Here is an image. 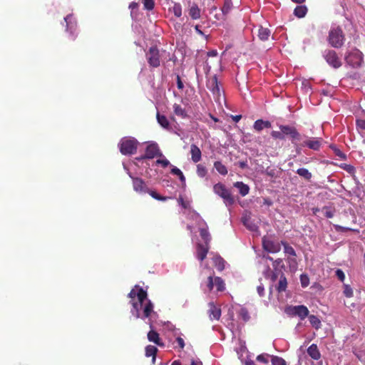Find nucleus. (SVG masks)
<instances>
[{"instance_id":"1","label":"nucleus","mask_w":365,"mask_h":365,"mask_svg":"<svg viewBox=\"0 0 365 365\" xmlns=\"http://www.w3.org/2000/svg\"><path fill=\"white\" fill-rule=\"evenodd\" d=\"M279 130H273L271 133V136L275 140H285L286 138H289L292 143H295L297 141H299L302 139V135L297 130V129L292 125H279Z\"/></svg>"},{"instance_id":"2","label":"nucleus","mask_w":365,"mask_h":365,"mask_svg":"<svg viewBox=\"0 0 365 365\" xmlns=\"http://www.w3.org/2000/svg\"><path fill=\"white\" fill-rule=\"evenodd\" d=\"M329 43L335 48H339L343 46L345 41V35L340 26L331 27L328 35Z\"/></svg>"},{"instance_id":"3","label":"nucleus","mask_w":365,"mask_h":365,"mask_svg":"<svg viewBox=\"0 0 365 365\" xmlns=\"http://www.w3.org/2000/svg\"><path fill=\"white\" fill-rule=\"evenodd\" d=\"M138 144L133 138H123L119 143L120 151L125 155H133L136 153Z\"/></svg>"},{"instance_id":"4","label":"nucleus","mask_w":365,"mask_h":365,"mask_svg":"<svg viewBox=\"0 0 365 365\" xmlns=\"http://www.w3.org/2000/svg\"><path fill=\"white\" fill-rule=\"evenodd\" d=\"M344 60L347 64L356 68L361 66L363 63V53L357 48H354L346 53Z\"/></svg>"},{"instance_id":"5","label":"nucleus","mask_w":365,"mask_h":365,"mask_svg":"<svg viewBox=\"0 0 365 365\" xmlns=\"http://www.w3.org/2000/svg\"><path fill=\"white\" fill-rule=\"evenodd\" d=\"M147 61L152 68H158L160 66V50L157 46H152L145 53Z\"/></svg>"},{"instance_id":"6","label":"nucleus","mask_w":365,"mask_h":365,"mask_svg":"<svg viewBox=\"0 0 365 365\" xmlns=\"http://www.w3.org/2000/svg\"><path fill=\"white\" fill-rule=\"evenodd\" d=\"M213 190L215 194L221 197L224 202L229 205L234 204L235 200L230 191L227 189L225 185L221 182L215 184L213 187Z\"/></svg>"},{"instance_id":"7","label":"nucleus","mask_w":365,"mask_h":365,"mask_svg":"<svg viewBox=\"0 0 365 365\" xmlns=\"http://www.w3.org/2000/svg\"><path fill=\"white\" fill-rule=\"evenodd\" d=\"M323 57L327 63L332 68L337 69L342 66V62L337 53L331 49L325 50Z\"/></svg>"},{"instance_id":"8","label":"nucleus","mask_w":365,"mask_h":365,"mask_svg":"<svg viewBox=\"0 0 365 365\" xmlns=\"http://www.w3.org/2000/svg\"><path fill=\"white\" fill-rule=\"evenodd\" d=\"M285 312L290 316L299 317L301 320H304L309 313L308 308L304 305L289 306Z\"/></svg>"},{"instance_id":"9","label":"nucleus","mask_w":365,"mask_h":365,"mask_svg":"<svg viewBox=\"0 0 365 365\" xmlns=\"http://www.w3.org/2000/svg\"><path fill=\"white\" fill-rule=\"evenodd\" d=\"M207 86L215 96V98L220 100L221 97L222 85L220 82L218 81L216 75H214L207 80Z\"/></svg>"},{"instance_id":"10","label":"nucleus","mask_w":365,"mask_h":365,"mask_svg":"<svg viewBox=\"0 0 365 365\" xmlns=\"http://www.w3.org/2000/svg\"><path fill=\"white\" fill-rule=\"evenodd\" d=\"M282 243L272 240L266 237L262 238V247L264 250L270 253H277L281 250Z\"/></svg>"},{"instance_id":"11","label":"nucleus","mask_w":365,"mask_h":365,"mask_svg":"<svg viewBox=\"0 0 365 365\" xmlns=\"http://www.w3.org/2000/svg\"><path fill=\"white\" fill-rule=\"evenodd\" d=\"M138 289L137 297L138 302L132 301L133 309L136 312V317H139V309L142 307L143 302L147 299V292L143 288L135 286Z\"/></svg>"},{"instance_id":"12","label":"nucleus","mask_w":365,"mask_h":365,"mask_svg":"<svg viewBox=\"0 0 365 365\" xmlns=\"http://www.w3.org/2000/svg\"><path fill=\"white\" fill-rule=\"evenodd\" d=\"M159 147L157 143H152L147 145L145 153L141 157V159H153L156 156H161Z\"/></svg>"},{"instance_id":"13","label":"nucleus","mask_w":365,"mask_h":365,"mask_svg":"<svg viewBox=\"0 0 365 365\" xmlns=\"http://www.w3.org/2000/svg\"><path fill=\"white\" fill-rule=\"evenodd\" d=\"M133 190L139 193H147L149 188L145 182L140 178H132Z\"/></svg>"},{"instance_id":"14","label":"nucleus","mask_w":365,"mask_h":365,"mask_svg":"<svg viewBox=\"0 0 365 365\" xmlns=\"http://www.w3.org/2000/svg\"><path fill=\"white\" fill-rule=\"evenodd\" d=\"M267 259L272 262V266L274 269V272L272 275V280L275 281L277 278V272H282V269L284 268V264L282 259L278 258L275 260L272 257L267 256Z\"/></svg>"},{"instance_id":"15","label":"nucleus","mask_w":365,"mask_h":365,"mask_svg":"<svg viewBox=\"0 0 365 365\" xmlns=\"http://www.w3.org/2000/svg\"><path fill=\"white\" fill-rule=\"evenodd\" d=\"M321 145V139L317 138H309L301 143L302 147H307L314 150H319Z\"/></svg>"},{"instance_id":"16","label":"nucleus","mask_w":365,"mask_h":365,"mask_svg":"<svg viewBox=\"0 0 365 365\" xmlns=\"http://www.w3.org/2000/svg\"><path fill=\"white\" fill-rule=\"evenodd\" d=\"M210 249L209 245L198 243L196 247V257L202 262L207 257Z\"/></svg>"},{"instance_id":"17","label":"nucleus","mask_w":365,"mask_h":365,"mask_svg":"<svg viewBox=\"0 0 365 365\" xmlns=\"http://www.w3.org/2000/svg\"><path fill=\"white\" fill-rule=\"evenodd\" d=\"M209 309L208 314L209 317L211 320L215 319L218 320L221 316V309L220 308L216 307L213 302H210L208 304Z\"/></svg>"},{"instance_id":"18","label":"nucleus","mask_w":365,"mask_h":365,"mask_svg":"<svg viewBox=\"0 0 365 365\" xmlns=\"http://www.w3.org/2000/svg\"><path fill=\"white\" fill-rule=\"evenodd\" d=\"M73 16L71 14L67 15L64 18V21L66 23V31H70L71 40L74 41L76 39V36L74 35V30L76 29V22H73Z\"/></svg>"},{"instance_id":"19","label":"nucleus","mask_w":365,"mask_h":365,"mask_svg":"<svg viewBox=\"0 0 365 365\" xmlns=\"http://www.w3.org/2000/svg\"><path fill=\"white\" fill-rule=\"evenodd\" d=\"M190 154L191 159L194 163H198L202 158V153L200 149L195 144H192L190 145Z\"/></svg>"},{"instance_id":"20","label":"nucleus","mask_w":365,"mask_h":365,"mask_svg":"<svg viewBox=\"0 0 365 365\" xmlns=\"http://www.w3.org/2000/svg\"><path fill=\"white\" fill-rule=\"evenodd\" d=\"M308 355L314 360H319L322 355L318 349V346L315 344H311L307 349Z\"/></svg>"},{"instance_id":"21","label":"nucleus","mask_w":365,"mask_h":365,"mask_svg":"<svg viewBox=\"0 0 365 365\" xmlns=\"http://www.w3.org/2000/svg\"><path fill=\"white\" fill-rule=\"evenodd\" d=\"M271 126L272 124L269 120H263L262 119H259L254 123L253 128L256 131L260 132L264 128H269Z\"/></svg>"},{"instance_id":"22","label":"nucleus","mask_w":365,"mask_h":365,"mask_svg":"<svg viewBox=\"0 0 365 365\" xmlns=\"http://www.w3.org/2000/svg\"><path fill=\"white\" fill-rule=\"evenodd\" d=\"M148 339L150 341L155 343L159 346H164V344L162 342L159 336V334L154 330H150L148 333Z\"/></svg>"},{"instance_id":"23","label":"nucleus","mask_w":365,"mask_h":365,"mask_svg":"<svg viewBox=\"0 0 365 365\" xmlns=\"http://www.w3.org/2000/svg\"><path fill=\"white\" fill-rule=\"evenodd\" d=\"M234 187L238 189L239 192L242 196H245L249 193V191H250L249 186L242 182H235Z\"/></svg>"},{"instance_id":"24","label":"nucleus","mask_w":365,"mask_h":365,"mask_svg":"<svg viewBox=\"0 0 365 365\" xmlns=\"http://www.w3.org/2000/svg\"><path fill=\"white\" fill-rule=\"evenodd\" d=\"M200 235L201 238L203 240L205 245H209L211 241V236L210 232H208L207 227H200L199 229Z\"/></svg>"},{"instance_id":"25","label":"nucleus","mask_w":365,"mask_h":365,"mask_svg":"<svg viewBox=\"0 0 365 365\" xmlns=\"http://www.w3.org/2000/svg\"><path fill=\"white\" fill-rule=\"evenodd\" d=\"M287 287V278L284 273L281 272L278 285L277 286V290L278 292H282L286 290Z\"/></svg>"},{"instance_id":"26","label":"nucleus","mask_w":365,"mask_h":365,"mask_svg":"<svg viewBox=\"0 0 365 365\" xmlns=\"http://www.w3.org/2000/svg\"><path fill=\"white\" fill-rule=\"evenodd\" d=\"M156 118L158 123L165 129H169L170 128V122L168 120L167 117L164 115H161L159 113H157Z\"/></svg>"},{"instance_id":"27","label":"nucleus","mask_w":365,"mask_h":365,"mask_svg":"<svg viewBox=\"0 0 365 365\" xmlns=\"http://www.w3.org/2000/svg\"><path fill=\"white\" fill-rule=\"evenodd\" d=\"M214 266L221 272L225 269V261L220 256H215L212 258Z\"/></svg>"},{"instance_id":"28","label":"nucleus","mask_w":365,"mask_h":365,"mask_svg":"<svg viewBox=\"0 0 365 365\" xmlns=\"http://www.w3.org/2000/svg\"><path fill=\"white\" fill-rule=\"evenodd\" d=\"M173 110H174V113L182 118H185L187 117V112L185 110V108H183L179 104H177V103H175L173 105Z\"/></svg>"},{"instance_id":"29","label":"nucleus","mask_w":365,"mask_h":365,"mask_svg":"<svg viewBox=\"0 0 365 365\" xmlns=\"http://www.w3.org/2000/svg\"><path fill=\"white\" fill-rule=\"evenodd\" d=\"M307 7L304 5L297 6L294 10V14L298 18H303L307 13Z\"/></svg>"},{"instance_id":"30","label":"nucleus","mask_w":365,"mask_h":365,"mask_svg":"<svg viewBox=\"0 0 365 365\" xmlns=\"http://www.w3.org/2000/svg\"><path fill=\"white\" fill-rule=\"evenodd\" d=\"M270 33L269 29L260 26L258 31V37L262 41H267L270 36Z\"/></svg>"},{"instance_id":"31","label":"nucleus","mask_w":365,"mask_h":365,"mask_svg":"<svg viewBox=\"0 0 365 365\" xmlns=\"http://www.w3.org/2000/svg\"><path fill=\"white\" fill-rule=\"evenodd\" d=\"M157 351H158V349L155 346L148 345L145 347V356L147 357L152 356L153 362L155 360Z\"/></svg>"},{"instance_id":"32","label":"nucleus","mask_w":365,"mask_h":365,"mask_svg":"<svg viewBox=\"0 0 365 365\" xmlns=\"http://www.w3.org/2000/svg\"><path fill=\"white\" fill-rule=\"evenodd\" d=\"M189 15L192 19H198L200 18V9L196 4L190 7L189 9Z\"/></svg>"},{"instance_id":"33","label":"nucleus","mask_w":365,"mask_h":365,"mask_svg":"<svg viewBox=\"0 0 365 365\" xmlns=\"http://www.w3.org/2000/svg\"><path fill=\"white\" fill-rule=\"evenodd\" d=\"M296 173L300 177L303 178L304 179H305L308 181H309L312 177V173L307 168H301L297 169Z\"/></svg>"},{"instance_id":"34","label":"nucleus","mask_w":365,"mask_h":365,"mask_svg":"<svg viewBox=\"0 0 365 365\" xmlns=\"http://www.w3.org/2000/svg\"><path fill=\"white\" fill-rule=\"evenodd\" d=\"M214 168L216 170L222 175H226L227 174V169L225 165H223L220 161H216L214 163Z\"/></svg>"},{"instance_id":"35","label":"nucleus","mask_w":365,"mask_h":365,"mask_svg":"<svg viewBox=\"0 0 365 365\" xmlns=\"http://www.w3.org/2000/svg\"><path fill=\"white\" fill-rule=\"evenodd\" d=\"M215 286L217 292H223L225 289V284L224 280L220 277H215Z\"/></svg>"},{"instance_id":"36","label":"nucleus","mask_w":365,"mask_h":365,"mask_svg":"<svg viewBox=\"0 0 365 365\" xmlns=\"http://www.w3.org/2000/svg\"><path fill=\"white\" fill-rule=\"evenodd\" d=\"M170 173L173 175H177L179 178L180 180L181 181L182 185L185 186V177L184 176L182 172L179 168H178L177 167H173L171 169Z\"/></svg>"},{"instance_id":"37","label":"nucleus","mask_w":365,"mask_h":365,"mask_svg":"<svg viewBox=\"0 0 365 365\" xmlns=\"http://www.w3.org/2000/svg\"><path fill=\"white\" fill-rule=\"evenodd\" d=\"M232 9V0H225L224 4L221 9L223 15H227Z\"/></svg>"},{"instance_id":"38","label":"nucleus","mask_w":365,"mask_h":365,"mask_svg":"<svg viewBox=\"0 0 365 365\" xmlns=\"http://www.w3.org/2000/svg\"><path fill=\"white\" fill-rule=\"evenodd\" d=\"M282 245L284 246V251L285 254H287L292 257H296V252L292 247L289 245L287 242L281 241Z\"/></svg>"},{"instance_id":"39","label":"nucleus","mask_w":365,"mask_h":365,"mask_svg":"<svg viewBox=\"0 0 365 365\" xmlns=\"http://www.w3.org/2000/svg\"><path fill=\"white\" fill-rule=\"evenodd\" d=\"M153 305L152 302L148 300V302L145 304V307L143 309V315L144 317H150V314L153 312Z\"/></svg>"},{"instance_id":"40","label":"nucleus","mask_w":365,"mask_h":365,"mask_svg":"<svg viewBox=\"0 0 365 365\" xmlns=\"http://www.w3.org/2000/svg\"><path fill=\"white\" fill-rule=\"evenodd\" d=\"M309 319L310 324L312 325L313 327H314L316 329H318L320 328L321 321L319 320V319L317 317H316L314 315H311V316H309Z\"/></svg>"},{"instance_id":"41","label":"nucleus","mask_w":365,"mask_h":365,"mask_svg":"<svg viewBox=\"0 0 365 365\" xmlns=\"http://www.w3.org/2000/svg\"><path fill=\"white\" fill-rule=\"evenodd\" d=\"M272 365H287L284 359L277 356H271Z\"/></svg>"},{"instance_id":"42","label":"nucleus","mask_w":365,"mask_h":365,"mask_svg":"<svg viewBox=\"0 0 365 365\" xmlns=\"http://www.w3.org/2000/svg\"><path fill=\"white\" fill-rule=\"evenodd\" d=\"M250 218L249 217L245 216L242 218V222L245 226H246L248 229L250 230H257V227L255 225L251 223Z\"/></svg>"},{"instance_id":"43","label":"nucleus","mask_w":365,"mask_h":365,"mask_svg":"<svg viewBox=\"0 0 365 365\" xmlns=\"http://www.w3.org/2000/svg\"><path fill=\"white\" fill-rule=\"evenodd\" d=\"M207 173V168L202 164L197 165V174L200 178H204Z\"/></svg>"},{"instance_id":"44","label":"nucleus","mask_w":365,"mask_h":365,"mask_svg":"<svg viewBox=\"0 0 365 365\" xmlns=\"http://www.w3.org/2000/svg\"><path fill=\"white\" fill-rule=\"evenodd\" d=\"M172 11L176 17H180L182 16V6L180 4H174L172 7Z\"/></svg>"},{"instance_id":"45","label":"nucleus","mask_w":365,"mask_h":365,"mask_svg":"<svg viewBox=\"0 0 365 365\" xmlns=\"http://www.w3.org/2000/svg\"><path fill=\"white\" fill-rule=\"evenodd\" d=\"M147 193H148L154 199L160 200V201H165L169 198L168 197L161 196L155 191L150 190V189H149V192H148Z\"/></svg>"},{"instance_id":"46","label":"nucleus","mask_w":365,"mask_h":365,"mask_svg":"<svg viewBox=\"0 0 365 365\" xmlns=\"http://www.w3.org/2000/svg\"><path fill=\"white\" fill-rule=\"evenodd\" d=\"M144 9L148 11H151L154 9L155 1L154 0H143Z\"/></svg>"},{"instance_id":"47","label":"nucleus","mask_w":365,"mask_h":365,"mask_svg":"<svg viewBox=\"0 0 365 365\" xmlns=\"http://www.w3.org/2000/svg\"><path fill=\"white\" fill-rule=\"evenodd\" d=\"M322 210L324 211V216L327 218H331L334 215V208H331V207H329L327 206H324L322 208Z\"/></svg>"},{"instance_id":"48","label":"nucleus","mask_w":365,"mask_h":365,"mask_svg":"<svg viewBox=\"0 0 365 365\" xmlns=\"http://www.w3.org/2000/svg\"><path fill=\"white\" fill-rule=\"evenodd\" d=\"M215 286V277L213 276L210 275L207 277V284L206 287L207 288V290L209 292H211Z\"/></svg>"},{"instance_id":"49","label":"nucleus","mask_w":365,"mask_h":365,"mask_svg":"<svg viewBox=\"0 0 365 365\" xmlns=\"http://www.w3.org/2000/svg\"><path fill=\"white\" fill-rule=\"evenodd\" d=\"M240 316L245 321L247 322L250 319V315L247 309L246 308H241L240 310Z\"/></svg>"},{"instance_id":"50","label":"nucleus","mask_w":365,"mask_h":365,"mask_svg":"<svg viewBox=\"0 0 365 365\" xmlns=\"http://www.w3.org/2000/svg\"><path fill=\"white\" fill-rule=\"evenodd\" d=\"M344 294L345 295V297H351L353 296V290H352V288L348 285V284H344Z\"/></svg>"},{"instance_id":"51","label":"nucleus","mask_w":365,"mask_h":365,"mask_svg":"<svg viewBox=\"0 0 365 365\" xmlns=\"http://www.w3.org/2000/svg\"><path fill=\"white\" fill-rule=\"evenodd\" d=\"M334 228H335L336 231L341 232H346V231L359 232L357 230L351 229L350 227H343V226L338 225H335Z\"/></svg>"},{"instance_id":"52","label":"nucleus","mask_w":365,"mask_h":365,"mask_svg":"<svg viewBox=\"0 0 365 365\" xmlns=\"http://www.w3.org/2000/svg\"><path fill=\"white\" fill-rule=\"evenodd\" d=\"M300 282L302 287H307L309 284V279L307 275L302 274L300 276Z\"/></svg>"},{"instance_id":"53","label":"nucleus","mask_w":365,"mask_h":365,"mask_svg":"<svg viewBox=\"0 0 365 365\" xmlns=\"http://www.w3.org/2000/svg\"><path fill=\"white\" fill-rule=\"evenodd\" d=\"M269 356V355L267 354H259L257 356V361L264 363V364H267L269 361H268Z\"/></svg>"},{"instance_id":"54","label":"nucleus","mask_w":365,"mask_h":365,"mask_svg":"<svg viewBox=\"0 0 365 365\" xmlns=\"http://www.w3.org/2000/svg\"><path fill=\"white\" fill-rule=\"evenodd\" d=\"M330 147L331 148H334V153L339 158H340L341 159H345L346 158L345 154L344 153H342L339 149L336 148V147L335 145H331Z\"/></svg>"},{"instance_id":"55","label":"nucleus","mask_w":365,"mask_h":365,"mask_svg":"<svg viewBox=\"0 0 365 365\" xmlns=\"http://www.w3.org/2000/svg\"><path fill=\"white\" fill-rule=\"evenodd\" d=\"M336 276L338 277V279L341 282H344L345 279V274H344V272L340 269H336Z\"/></svg>"},{"instance_id":"56","label":"nucleus","mask_w":365,"mask_h":365,"mask_svg":"<svg viewBox=\"0 0 365 365\" xmlns=\"http://www.w3.org/2000/svg\"><path fill=\"white\" fill-rule=\"evenodd\" d=\"M178 201L184 209H187L190 207L189 202L185 201L182 197H180Z\"/></svg>"},{"instance_id":"57","label":"nucleus","mask_w":365,"mask_h":365,"mask_svg":"<svg viewBox=\"0 0 365 365\" xmlns=\"http://www.w3.org/2000/svg\"><path fill=\"white\" fill-rule=\"evenodd\" d=\"M156 163L161 165L163 168H166L169 165L170 162L167 159H159L157 160Z\"/></svg>"},{"instance_id":"58","label":"nucleus","mask_w":365,"mask_h":365,"mask_svg":"<svg viewBox=\"0 0 365 365\" xmlns=\"http://www.w3.org/2000/svg\"><path fill=\"white\" fill-rule=\"evenodd\" d=\"M356 126L360 129L365 130V120H356Z\"/></svg>"},{"instance_id":"59","label":"nucleus","mask_w":365,"mask_h":365,"mask_svg":"<svg viewBox=\"0 0 365 365\" xmlns=\"http://www.w3.org/2000/svg\"><path fill=\"white\" fill-rule=\"evenodd\" d=\"M176 342L178 343V346L181 349H184L185 347V341L182 338L178 336L176 338Z\"/></svg>"},{"instance_id":"60","label":"nucleus","mask_w":365,"mask_h":365,"mask_svg":"<svg viewBox=\"0 0 365 365\" xmlns=\"http://www.w3.org/2000/svg\"><path fill=\"white\" fill-rule=\"evenodd\" d=\"M257 291L260 297H263L264 295V288L262 284L257 286Z\"/></svg>"},{"instance_id":"61","label":"nucleus","mask_w":365,"mask_h":365,"mask_svg":"<svg viewBox=\"0 0 365 365\" xmlns=\"http://www.w3.org/2000/svg\"><path fill=\"white\" fill-rule=\"evenodd\" d=\"M356 357L361 361H365V351H360L358 354H356Z\"/></svg>"},{"instance_id":"62","label":"nucleus","mask_w":365,"mask_h":365,"mask_svg":"<svg viewBox=\"0 0 365 365\" xmlns=\"http://www.w3.org/2000/svg\"><path fill=\"white\" fill-rule=\"evenodd\" d=\"M287 260H288V262H289L290 267H292V266L295 267V266H297V260H296L295 257H293L292 258V257H288Z\"/></svg>"},{"instance_id":"63","label":"nucleus","mask_w":365,"mask_h":365,"mask_svg":"<svg viewBox=\"0 0 365 365\" xmlns=\"http://www.w3.org/2000/svg\"><path fill=\"white\" fill-rule=\"evenodd\" d=\"M137 292L135 289H132L128 294V297L132 299L131 302L134 301L135 297H137Z\"/></svg>"},{"instance_id":"64","label":"nucleus","mask_w":365,"mask_h":365,"mask_svg":"<svg viewBox=\"0 0 365 365\" xmlns=\"http://www.w3.org/2000/svg\"><path fill=\"white\" fill-rule=\"evenodd\" d=\"M177 87L180 90H182L184 88V85L179 76H177Z\"/></svg>"}]
</instances>
